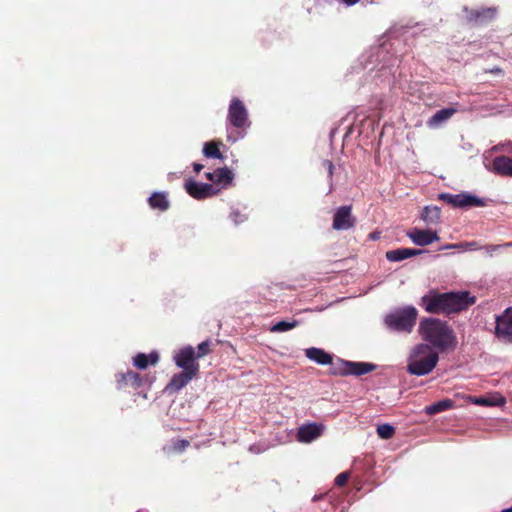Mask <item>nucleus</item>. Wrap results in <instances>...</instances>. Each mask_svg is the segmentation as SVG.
<instances>
[{
	"instance_id": "nucleus-35",
	"label": "nucleus",
	"mask_w": 512,
	"mask_h": 512,
	"mask_svg": "<svg viewBox=\"0 0 512 512\" xmlns=\"http://www.w3.org/2000/svg\"><path fill=\"white\" fill-rule=\"evenodd\" d=\"M486 72L491 74H503V70L500 67H493L492 69L486 70Z\"/></svg>"
},
{
	"instance_id": "nucleus-27",
	"label": "nucleus",
	"mask_w": 512,
	"mask_h": 512,
	"mask_svg": "<svg viewBox=\"0 0 512 512\" xmlns=\"http://www.w3.org/2000/svg\"><path fill=\"white\" fill-rule=\"evenodd\" d=\"M190 446V441L186 439H174L171 444L164 447L163 450L167 454L182 453Z\"/></svg>"
},
{
	"instance_id": "nucleus-17",
	"label": "nucleus",
	"mask_w": 512,
	"mask_h": 512,
	"mask_svg": "<svg viewBox=\"0 0 512 512\" xmlns=\"http://www.w3.org/2000/svg\"><path fill=\"white\" fill-rule=\"evenodd\" d=\"M423 251L412 248H398L386 252V259L391 262H398L404 259L421 254Z\"/></svg>"
},
{
	"instance_id": "nucleus-10",
	"label": "nucleus",
	"mask_w": 512,
	"mask_h": 512,
	"mask_svg": "<svg viewBox=\"0 0 512 512\" xmlns=\"http://www.w3.org/2000/svg\"><path fill=\"white\" fill-rule=\"evenodd\" d=\"M467 12V21L476 26H484L491 23L497 16V7H488L481 9H465Z\"/></svg>"
},
{
	"instance_id": "nucleus-32",
	"label": "nucleus",
	"mask_w": 512,
	"mask_h": 512,
	"mask_svg": "<svg viewBox=\"0 0 512 512\" xmlns=\"http://www.w3.org/2000/svg\"><path fill=\"white\" fill-rule=\"evenodd\" d=\"M322 167L327 171L328 179H329V191L334 190L333 185V172H334V164L331 160H323Z\"/></svg>"
},
{
	"instance_id": "nucleus-22",
	"label": "nucleus",
	"mask_w": 512,
	"mask_h": 512,
	"mask_svg": "<svg viewBox=\"0 0 512 512\" xmlns=\"http://www.w3.org/2000/svg\"><path fill=\"white\" fill-rule=\"evenodd\" d=\"M159 361V355L157 352H151L149 355L144 353H138L133 358V365L141 370H144L148 365H155Z\"/></svg>"
},
{
	"instance_id": "nucleus-28",
	"label": "nucleus",
	"mask_w": 512,
	"mask_h": 512,
	"mask_svg": "<svg viewBox=\"0 0 512 512\" xmlns=\"http://www.w3.org/2000/svg\"><path fill=\"white\" fill-rule=\"evenodd\" d=\"M472 402L480 406H500L505 403V399L501 396L490 398V397H476L472 398Z\"/></svg>"
},
{
	"instance_id": "nucleus-2",
	"label": "nucleus",
	"mask_w": 512,
	"mask_h": 512,
	"mask_svg": "<svg viewBox=\"0 0 512 512\" xmlns=\"http://www.w3.org/2000/svg\"><path fill=\"white\" fill-rule=\"evenodd\" d=\"M418 332L428 345L440 352L454 350L457 346V337L454 330L446 321L439 318L428 317L422 319Z\"/></svg>"
},
{
	"instance_id": "nucleus-34",
	"label": "nucleus",
	"mask_w": 512,
	"mask_h": 512,
	"mask_svg": "<svg viewBox=\"0 0 512 512\" xmlns=\"http://www.w3.org/2000/svg\"><path fill=\"white\" fill-rule=\"evenodd\" d=\"M349 477H350V474L348 472H342V473L338 474L337 477L335 478V485H337L339 487L346 485Z\"/></svg>"
},
{
	"instance_id": "nucleus-18",
	"label": "nucleus",
	"mask_w": 512,
	"mask_h": 512,
	"mask_svg": "<svg viewBox=\"0 0 512 512\" xmlns=\"http://www.w3.org/2000/svg\"><path fill=\"white\" fill-rule=\"evenodd\" d=\"M150 208L164 212L169 209L168 192H154L148 198Z\"/></svg>"
},
{
	"instance_id": "nucleus-13",
	"label": "nucleus",
	"mask_w": 512,
	"mask_h": 512,
	"mask_svg": "<svg viewBox=\"0 0 512 512\" xmlns=\"http://www.w3.org/2000/svg\"><path fill=\"white\" fill-rule=\"evenodd\" d=\"M116 387L118 390L132 388L134 390L139 389L143 385V377L139 373L132 370H128L125 373L116 374Z\"/></svg>"
},
{
	"instance_id": "nucleus-39",
	"label": "nucleus",
	"mask_w": 512,
	"mask_h": 512,
	"mask_svg": "<svg viewBox=\"0 0 512 512\" xmlns=\"http://www.w3.org/2000/svg\"><path fill=\"white\" fill-rule=\"evenodd\" d=\"M510 511H511L510 509H507V510H505L504 512H510Z\"/></svg>"
},
{
	"instance_id": "nucleus-33",
	"label": "nucleus",
	"mask_w": 512,
	"mask_h": 512,
	"mask_svg": "<svg viewBox=\"0 0 512 512\" xmlns=\"http://www.w3.org/2000/svg\"><path fill=\"white\" fill-rule=\"evenodd\" d=\"M210 340H206V341H203L201 342L198 346H197V351L196 352V357L197 358H202L204 356H206L207 354L210 353L211 349H210Z\"/></svg>"
},
{
	"instance_id": "nucleus-20",
	"label": "nucleus",
	"mask_w": 512,
	"mask_h": 512,
	"mask_svg": "<svg viewBox=\"0 0 512 512\" xmlns=\"http://www.w3.org/2000/svg\"><path fill=\"white\" fill-rule=\"evenodd\" d=\"M456 112L457 110L452 107L441 109L428 119L427 126L429 128H437L449 120Z\"/></svg>"
},
{
	"instance_id": "nucleus-38",
	"label": "nucleus",
	"mask_w": 512,
	"mask_h": 512,
	"mask_svg": "<svg viewBox=\"0 0 512 512\" xmlns=\"http://www.w3.org/2000/svg\"><path fill=\"white\" fill-rule=\"evenodd\" d=\"M378 237H379V236H378V233H376V232H373V233H371V234H370V238H372V239H374V240H375V239H378Z\"/></svg>"
},
{
	"instance_id": "nucleus-1",
	"label": "nucleus",
	"mask_w": 512,
	"mask_h": 512,
	"mask_svg": "<svg viewBox=\"0 0 512 512\" xmlns=\"http://www.w3.org/2000/svg\"><path fill=\"white\" fill-rule=\"evenodd\" d=\"M476 302V297L469 291L444 292L429 291L420 300V305L430 314L451 316L467 310Z\"/></svg>"
},
{
	"instance_id": "nucleus-11",
	"label": "nucleus",
	"mask_w": 512,
	"mask_h": 512,
	"mask_svg": "<svg viewBox=\"0 0 512 512\" xmlns=\"http://www.w3.org/2000/svg\"><path fill=\"white\" fill-rule=\"evenodd\" d=\"M184 187L186 192L197 200L212 197L219 192L212 184L198 183L194 180H187Z\"/></svg>"
},
{
	"instance_id": "nucleus-21",
	"label": "nucleus",
	"mask_w": 512,
	"mask_h": 512,
	"mask_svg": "<svg viewBox=\"0 0 512 512\" xmlns=\"http://www.w3.org/2000/svg\"><path fill=\"white\" fill-rule=\"evenodd\" d=\"M196 375H193L189 372L182 371L172 376L167 389H171L173 391H179L184 388Z\"/></svg>"
},
{
	"instance_id": "nucleus-8",
	"label": "nucleus",
	"mask_w": 512,
	"mask_h": 512,
	"mask_svg": "<svg viewBox=\"0 0 512 512\" xmlns=\"http://www.w3.org/2000/svg\"><path fill=\"white\" fill-rule=\"evenodd\" d=\"M439 200L446 202L455 208H466V207H482L485 205L483 199L478 198L468 193L450 194L441 193L438 196Z\"/></svg>"
},
{
	"instance_id": "nucleus-30",
	"label": "nucleus",
	"mask_w": 512,
	"mask_h": 512,
	"mask_svg": "<svg viewBox=\"0 0 512 512\" xmlns=\"http://www.w3.org/2000/svg\"><path fill=\"white\" fill-rule=\"evenodd\" d=\"M298 324H299V322L297 320H294L292 322L280 321V322H277L276 324H274L270 328V331L273 333L286 332L288 330L296 328L298 326Z\"/></svg>"
},
{
	"instance_id": "nucleus-5",
	"label": "nucleus",
	"mask_w": 512,
	"mask_h": 512,
	"mask_svg": "<svg viewBox=\"0 0 512 512\" xmlns=\"http://www.w3.org/2000/svg\"><path fill=\"white\" fill-rule=\"evenodd\" d=\"M228 123L238 130V136L232 139L235 142L244 136L243 131L250 126L248 111L242 100L233 98L230 102L227 115Z\"/></svg>"
},
{
	"instance_id": "nucleus-31",
	"label": "nucleus",
	"mask_w": 512,
	"mask_h": 512,
	"mask_svg": "<svg viewBox=\"0 0 512 512\" xmlns=\"http://www.w3.org/2000/svg\"><path fill=\"white\" fill-rule=\"evenodd\" d=\"M377 433L382 439H390L395 434V428L390 424H382L377 427Z\"/></svg>"
},
{
	"instance_id": "nucleus-23",
	"label": "nucleus",
	"mask_w": 512,
	"mask_h": 512,
	"mask_svg": "<svg viewBox=\"0 0 512 512\" xmlns=\"http://www.w3.org/2000/svg\"><path fill=\"white\" fill-rule=\"evenodd\" d=\"M421 218L427 224H437L441 218V209L438 206H425Z\"/></svg>"
},
{
	"instance_id": "nucleus-12",
	"label": "nucleus",
	"mask_w": 512,
	"mask_h": 512,
	"mask_svg": "<svg viewBox=\"0 0 512 512\" xmlns=\"http://www.w3.org/2000/svg\"><path fill=\"white\" fill-rule=\"evenodd\" d=\"M407 237L418 246H427L435 241H439L436 231L430 229L413 228L407 232Z\"/></svg>"
},
{
	"instance_id": "nucleus-25",
	"label": "nucleus",
	"mask_w": 512,
	"mask_h": 512,
	"mask_svg": "<svg viewBox=\"0 0 512 512\" xmlns=\"http://www.w3.org/2000/svg\"><path fill=\"white\" fill-rule=\"evenodd\" d=\"M376 366L372 363L366 362H352L350 363V369L348 370V375L360 376L364 374H368L374 371Z\"/></svg>"
},
{
	"instance_id": "nucleus-29",
	"label": "nucleus",
	"mask_w": 512,
	"mask_h": 512,
	"mask_svg": "<svg viewBox=\"0 0 512 512\" xmlns=\"http://www.w3.org/2000/svg\"><path fill=\"white\" fill-rule=\"evenodd\" d=\"M218 142L210 141L205 143L203 148V153L208 158H217V159H223V155L220 152Z\"/></svg>"
},
{
	"instance_id": "nucleus-24",
	"label": "nucleus",
	"mask_w": 512,
	"mask_h": 512,
	"mask_svg": "<svg viewBox=\"0 0 512 512\" xmlns=\"http://www.w3.org/2000/svg\"><path fill=\"white\" fill-rule=\"evenodd\" d=\"M350 363L351 361L339 358L336 361L332 359L331 363L328 364L330 365L329 373L334 376H347L348 370L350 369Z\"/></svg>"
},
{
	"instance_id": "nucleus-7",
	"label": "nucleus",
	"mask_w": 512,
	"mask_h": 512,
	"mask_svg": "<svg viewBox=\"0 0 512 512\" xmlns=\"http://www.w3.org/2000/svg\"><path fill=\"white\" fill-rule=\"evenodd\" d=\"M495 337L504 344H512V307L504 310L495 319Z\"/></svg>"
},
{
	"instance_id": "nucleus-4",
	"label": "nucleus",
	"mask_w": 512,
	"mask_h": 512,
	"mask_svg": "<svg viewBox=\"0 0 512 512\" xmlns=\"http://www.w3.org/2000/svg\"><path fill=\"white\" fill-rule=\"evenodd\" d=\"M417 316V309L413 306H407L387 315L385 324L391 330L410 333L416 324Z\"/></svg>"
},
{
	"instance_id": "nucleus-26",
	"label": "nucleus",
	"mask_w": 512,
	"mask_h": 512,
	"mask_svg": "<svg viewBox=\"0 0 512 512\" xmlns=\"http://www.w3.org/2000/svg\"><path fill=\"white\" fill-rule=\"evenodd\" d=\"M453 406H454V402L452 400L444 399V400L438 401L436 403H433L430 406H427L425 408V412L428 415H435L437 413L451 409Z\"/></svg>"
},
{
	"instance_id": "nucleus-14",
	"label": "nucleus",
	"mask_w": 512,
	"mask_h": 512,
	"mask_svg": "<svg viewBox=\"0 0 512 512\" xmlns=\"http://www.w3.org/2000/svg\"><path fill=\"white\" fill-rule=\"evenodd\" d=\"M324 426L317 423H308L298 429L297 439L302 443H310L322 435Z\"/></svg>"
},
{
	"instance_id": "nucleus-36",
	"label": "nucleus",
	"mask_w": 512,
	"mask_h": 512,
	"mask_svg": "<svg viewBox=\"0 0 512 512\" xmlns=\"http://www.w3.org/2000/svg\"><path fill=\"white\" fill-rule=\"evenodd\" d=\"M203 165L202 164H199V163H194L193 164V169L196 173H199L202 169H203Z\"/></svg>"
},
{
	"instance_id": "nucleus-37",
	"label": "nucleus",
	"mask_w": 512,
	"mask_h": 512,
	"mask_svg": "<svg viewBox=\"0 0 512 512\" xmlns=\"http://www.w3.org/2000/svg\"><path fill=\"white\" fill-rule=\"evenodd\" d=\"M347 5H354L358 3L360 0H342Z\"/></svg>"
},
{
	"instance_id": "nucleus-16",
	"label": "nucleus",
	"mask_w": 512,
	"mask_h": 512,
	"mask_svg": "<svg viewBox=\"0 0 512 512\" xmlns=\"http://www.w3.org/2000/svg\"><path fill=\"white\" fill-rule=\"evenodd\" d=\"M490 171L500 176L512 177V159L507 156L495 157Z\"/></svg>"
},
{
	"instance_id": "nucleus-6",
	"label": "nucleus",
	"mask_w": 512,
	"mask_h": 512,
	"mask_svg": "<svg viewBox=\"0 0 512 512\" xmlns=\"http://www.w3.org/2000/svg\"><path fill=\"white\" fill-rule=\"evenodd\" d=\"M197 359L195 349L192 346L183 347L174 355V362L178 368L196 376L200 368Z\"/></svg>"
},
{
	"instance_id": "nucleus-9",
	"label": "nucleus",
	"mask_w": 512,
	"mask_h": 512,
	"mask_svg": "<svg viewBox=\"0 0 512 512\" xmlns=\"http://www.w3.org/2000/svg\"><path fill=\"white\" fill-rule=\"evenodd\" d=\"M356 225V217L352 214V206L345 205L337 208L333 215L332 227L334 230H349Z\"/></svg>"
},
{
	"instance_id": "nucleus-19",
	"label": "nucleus",
	"mask_w": 512,
	"mask_h": 512,
	"mask_svg": "<svg viewBox=\"0 0 512 512\" xmlns=\"http://www.w3.org/2000/svg\"><path fill=\"white\" fill-rule=\"evenodd\" d=\"M305 356L317 364L328 365L331 363L333 355L327 353L321 348L311 347L305 350Z\"/></svg>"
},
{
	"instance_id": "nucleus-15",
	"label": "nucleus",
	"mask_w": 512,
	"mask_h": 512,
	"mask_svg": "<svg viewBox=\"0 0 512 512\" xmlns=\"http://www.w3.org/2000/svg\"><path fill=\"white\" fill-rule=\"evenodd\" d=\"M205 177L212 183L222 185V187L226 188L232 184L234 174L227 167H223L217 168L213 172L205 173Z\"/></svg>"
},
{
	"instance_id": "nucleus-3",
	"label": "nucleus",
	"mask_w": 512,
	"mask_h": 512,
	"mask_svg": "<svg viewBox=\"0 0 512 512\" xmlns=\"http://www.w3.org/2000/svg\"><path fill=\"white\" fill-rule=\"evenodd\" d=\"M438 361L439 355L430 345L418 344L411 351L407 371L411 375L424 376L433 371Z\"/></svg>"
}]
</instances>
